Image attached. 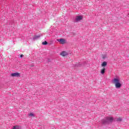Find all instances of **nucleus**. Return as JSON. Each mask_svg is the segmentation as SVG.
Segmentation results:
<instances>
[{"instance_id":"obj_6","label":"nucleus","mask_w":129,"mask_h":129,"mask_svg":"<svg viewBox=\"0 0 129 129\" xmlns=\"http://www.w3.org/2000/svg\"><path fill=\"white\" fill-rule=\"evenodd\" d=\"M106 119L107 120L108 123V122H112L113 121V117H106Z\"/></svg>"},{"instance_id":"obj_14","label":"nucleus","mask_w":129,"mask_h":129,"mask_svg":"<svg viewBox=\"0 0 129 129\" xmlns=\"http://www.w3.org/2000/svg\"><path fill=\"white\" fill-rule=\"evenodd\" d=\"M28 116H32L33 117H35V114L33 113H30L28 114Z\"/></svg>"},{"instance_id":"obj_1","label":"nucleus","mask_w":129,"mask_h":129,"mask_svg":"<svg viewBox=\"0 0 129 129\" xmlns=\"http://www.w3.org/2000/svg\"><path fill=\"white\" fill-rule=\"evenodd\" d=\"M112 83L115 85V88L117 89H119V88L121 87V84H120V79L118 77L114 78L112 80Z\"/></svg>"},{"instance_id":"obj_7","label":"nucleus","mask_w":129,"mask_h":129,"mask_svg":"<svg viewBox=\"0 0 129 129\" xmlns=\"http://www.w3.org/2000/svg\"><path fill=\"white\" fill-rule=\"evenodd\" d=\"M101 122L102 124H106L108 123V121H107L106 117H105L104 119L101 120Z\"/></svg>"},{"instance_id":"obj_4","label":"nucleus","mask_w":129,"mask_h":129,"mask_svg":"<svg viewBox=\"0 0 129 129\" xmlns=\"http://www.w3.org/2000/svg\"><path fill=\"white\" fill-rule=\"evenodd\" d=\"M11 76L12 77H21V74L20 73H14L11 74Z\"/></svg>"},{"instance_id":"obj_15","label":"nucleus","mask_w":129,"mask_h":129,"mask_svg":"<svg viewBox=\"0 0 129 129\" xmlns=\"http://www.w3.org/2000/svg\"><path fill=\"white\" fill-rule=\"evenodd\" d=\"M47 44H48V42L46 41L42 42V45H47Z\"/></svg>"},{"instance_id":"obj_12","label":"nucleus","mask_w":129,"mask_h":129,"mask_svg":"<svg viewBox=\"0 0 129 129\" xmlns=\"http://www.w3.org/2000/svg\"><path fill=\"white\" fill-rule=\"evenodd\" d=\"M105 73V68H104L101 70V74H104Z\"/></svg>"},{"instance_id":"obj_9","label":"nucleus","mask_w":129,"mask_h":129,"mask_svg":"<svg viewBox=\"0 0 129 129\" xmlns=\"http://www.w3.org/2000/svg\"><path fill=\"white\" fill-rule=\"evenodd\" d=\"M22 127L18 125H14L13 126L12 129H21Z\"/></svg>"},{"instance_id":"obj_10","label":"nucleus","mask_w":129,"mask_h":129,"mask_svg":"<svg viewBox=\"0 0 129 129\" xmlns=\"http://www.w3.org/2000/svg\"><path fill=\"white\" fill-rule=\"evenodd\" d=\"M115 121H121L122 118L121 117H118L115 119Z\"/></svg>"},{"instance_id":"obj_17","label":"nucleus","mask_w":129,"mask_h":129,"mask_svg":"<svg viewBox=\"0 0 129 129\" xmlns=\"http://www.w3.org/2000/svg\"><path fill=\"white\" fill-rule=\"evenodd\" d=\"M23 57H24V54H21L20 55V58H23Z\"/></svg>"},{"instance_id":"obj_11","label":"nucleus","mask_w":129,"mask_h":129,"mask_svg":"<svg viewBox=\"0 0 129 129\" xmlns=\"http://www.w3.org/2000/svg\"><path fill=\"white\" fill-rule=\"evenodd\" d=\"M107 65V62L106 61H104L101 64L102 67H105V66H106Z\"/></svg>"},{"instance_id":"obj_3","label":"nucleus","mask_w":129,"mask_h":129,"mask_svg":"<svg viewBox=\"0 0 129 129\" xmlns=\"http://www.w3.org/2000/svg\"><path fill=\"white\" fill-rule=\"evenodd\" d=\"M57 42L59 43V44H61L62 45H64V44H66V39L63 38H60L59 39H57Z\"/></svg>"},{"instance_id":"obj_13","label":"nucleus","mask_w":129,"mask_h":129,"mask_svg":"<svg viewBox=\"0 0 129 129\" xmlns=\"http://www.w3.org/2000/svg\"><path fill=\"white\" fill-rule=\"evenodd\" d=\"M40 36L38 35V36H35L33 37V40H37V39H39L40 38Z\"/></svg>"},{"instance_id":"obj_8","label":"nucleus","mask_w":129,"mask_h":129,"mask_svg":"<svg viewBox=\"0 0 129 129\" xmlns=\"http://www.w3.org/2000/svg\"><path fill=\"white\" fill-rule=\"evenodd\" d=\"M81 66H82V64H81V63H77L76 64H74V67H75V68H78L79 67H81Z\"/></svg>"},{"instance_id":"obj_16","label":"nucleus","mask_w":129,"mask_h":129,"mask_svg":"<svg viewBox=\"0 0 129 129\" xmlns=\"http://www.w3.org/2000/svg\"><path fill=\"white\" fill-rule=\"evenodd\" d=\"M106 58V55H103V59H105Z\"/></svg>"},{"instance_id":"obj_2","label":"nucleus","mask_w":129,"mask_h":129,"mask_svg":"<svg viewBox=\"0 0 129 129\" xmlns=\"http://www.w3.org/2000/svg\"><path fill=\"white\" fill-rule=\"evenodd\" d=\"M82 20H83V16H77L74 20V22L78 23L79 22H80V21H82Z\"/></svg>"},{"instance_id":"obj_5","label":"nucleus","mask_w":129,"mask_h":129,"mask_svg":"<svg viewBox=\"0 0 129 129\" xmlns=\"http://www.w3.org/2000/svg\"><path fill=\"white\" fill-rule=\"evenodd\" d=\"M60 55H61V56H62L63 57H65V56H68V55H69V53L65 51H63L60 53Z\"/></svg>"}]
</instances>
